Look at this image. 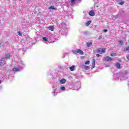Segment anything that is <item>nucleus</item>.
Returning <instances> with one entry per match:
<instances>
[{
	"mask_svg": "<svg viewBox=\"0 0 129 129\" xmlns=\"http://www.w3.org/2000/svg\"><path fill=\"white\" fill-rule=\"evenodd\" d=\"M106 51V48H98L97 49V53H99V54H103L105 53Z\"/></svg>",
	"mask_w": 129,
	"mask_h": 129,
	"instance_id": "nucleus-1",
	"label": "nucleus"
},
{
	"mask_svg": "<svg viewBox=\"0 0 129 129\" xmlns=\"http://www.w3.org/2000/svg\"><path fill=\"white\" fill-rule=\"evenodd\" d=\"M73 53H74V54L80 53V55H83L84 54V52H83V51L80 49H78L75 50H73Z\"/></svg>",
	"mask_w": 129,
	"mask_h": 129,
	"instance_id": "nucleus-2",
	"label": "nucleus"
},
{
	"mask_svg": "<svg viewBox=\"0 0 129 129\" xmlns=\"http://www.w3.org/2000/svg\"><path fill=\"white\" fill-rule=\"evenodd\" d=\"M5 59V57L2 58H1V62H0V66L2 67V66H4L6 64V61L4 60Z\"/></svg>",
	"mask_w": 129,
	"mask_h": 129,
	"instance_id": "nucleus-3",
	"label": "nucleus"
},
{
	"mask_svg": "<svg viewBox=\"0 0 129 129\" xmlns=\"http://www.w3.org/2000/svg\"><path fill=\"white\" fill-rule=\"evenodd\" d=\"M104 60L108 62V61H112V58H111L110 56H106V57H104Z\"/></svg>",
	"mask_w": 129,
	"mask_h": 129,
	"instance_id": "nucleus-4",
	"label": "nucleus"
},
{
	"mask_svg": "<svg viewBox=\"0 0 129 129\" xmlns=\"http://www.w3.org/2000/svg\"><path fill=\"white\" fill-rule=\"evenodd\" d=\"M89 15L91 17H94V16H95V13H94V12H93V11L91 10L89 12Z\"/></svg>",
	"mask_w": 129,
	"mask_h": 129,
	"instance_id": "nucleus-5",
	"label": "nucleus"
},
{
	"mask_svg": "<svg viewBox=\"0 0 129 129\" xmlns=\"http://www.w3.org/2000/svg\"><path fill=\"white\" fill-rule=\"evenodd\" d=\"M59 82L61 84H64V83H66V80L65 79H62L59 81Z\"/></svg>",
	"mask_w": 129,
	"mask_h": 129,
	"instance_id": "nucleus-6",
	"label": "nucleus"
},
{
	"mask_svg": "<svg viewBox=\"0 0 129 129\" xmlns=\"http://www.w3.org/2000/svg\"><path fill=\"white\" fill-rule=\"evenodd\" d=\"M115 66L118 69H120V63L117 62L115 64Z\"/></svg>",
	"mask_w": 129,
	"mask_h": 129,
	"instance_id": "nucleus-7",
	"label": "nucleus"
},
{
	"mask_svg": "<svg viewBox=\"0 0 129 129\" xmlns=\"http://www.w3.org/2000/svg\"><path fill=\"white\" fill-rule=\"evenodd\" d=\"M69 69L71 71H74V70H75V66H72V67H70L69 68Z\"/></svg>",
	"mask_w": 129,
	"mask_h": 129,
	"instance_id": "nucleus-8",
	"label": "nucleus"
},
{
	"mask_svg": "<svg viewBox=\"0 0 129 129\" xmlns=\"http://www.w3.org/2000/svg\"><path fill=\"white\" fill-rule=\"evenodd\" d=\"M13 70L14 72H17L18 71H20V69L17 68H14L13 69Z\"/></svg>",
	"mask_w": 129,
	"mask_h": 129,
	"instance_id": "nucleus-9",
	"label": "nucleus"
},
{
	"mask_svg": "<svg viewBox=\"0 0 129 129\" xmlns=\"http://www.w3.org/2000/svg\"><path fill=\"white\" fill-rule=\"evenodd\" d=\"M124 52H129V46H127L124 49Z\"/></svg>",
	"mask_w": 129,
	"mask_h": 129,
	"instance_id": "nucleus-10",
	"label": "nucleus"
},
{
	"mask_svg": "<svg viewBox=\"0 0 129 129\" xmlns=\"http://www.w3.org/2000/svg\"><path fill=\"white\" fill-rule=\"evenodd\" d=\"M48 30L50 31H54V26H50L48 27Z\"/></svg>",
	"mask_w": 129,
	"mask_h": 129,
	"instance_id": "nucleus-11",
	"label": "nucleus"
},
{
	"mask_svg": "<svg viewBox=\"0 0 129 129\" xmlns=\"http://www.w3.org/2000/svg\"><path fill=\"white\" fill-rule=\"evenodd\" d=\"M124 4V2L122 0H120V2L119 3L120 6H122Z\"/></svg>",
	"mask_w": 129,
	"mask_h": 129,
	"instance_id": "nucleus-12",
	"label": "nucleus"
},
{
	"mask_svg": "<svg viewBox=\"0 0 129 129\" xmlns=\"http://www.w3.org/2000/svg\"><path fill=\"white\" fill-rule=\"evenodd\" d=\"M95 67V60L93 59V61L92 62V68H94Z\"/></svg>",
	"mask_w": 129,
	"mask_h": 129,
	"instance_id": "nucleus-13",
	"label": "nucleus"
},
{
	"mask_svg": "<svg viewBox=\"0 0 129 129\" xmlns=\"http://www.w3.org/2000/svg\"><path fill=\"white\" fill-rule=\"evenodd\" d=\"M85 65H89L90 64V61L87 60L85 62Z\"/></svg>",
	"mask_w": 129,
	"mask_h": 129,
	"instance_id": "nucleus-14",
	"label": "nucleus"
},
{
	"mask_svg": "<svg viewBox=\"0 0 129 129\" xmlns=\"http://www.w3.org/2000/svg\"><path fill=\"white\" fill-rule=\"evenodd\" d=\"M91 45H92V42H89L87 43V47H90Z\"/></svg>",
	"mask_w": 129,
	"mask_h": 129,
	"instance_id": "nucleus-15",
	"label": "nucleus"
},
{
	"mask_svg": "<svg viewBox=\"0 0 129 129\" xmlns=\"http://www.w3.org/2000/svg\"><path fill=\"white\" fill-rule=\"evenodd\" d=\"M10 57H11V54H7L5 58H6V59H8V58H10Z\"/></svg>",
	"mask_w": 129,
	"mask_h": 129,
	"instance_id": "nucleus-16",
	"label": "nucleus"
},
{
	"mask_svg": "<svg viewBox=\"0 0 129 129\" xmlns=\"http://www.w3.org/2000/svg\"><path fill=\"white\" fill-rule=\"evenodd\" d=\"M75 2V0H71V3L72 4V6H73V5H75V3H74Z\"/></svg>",
	"mask_w": 129,
	"mask_h": 129,
	"instance_id": "nucleus-17",
	"label": "nucleus"
},
{
	"mask_svg": "<svg viewBox=\"0 0 129 129\" xmlns=\"http://www.w3.org/2000/svg\"><path fill=\"white\" fill-rule=\"evenodd\" d=\"M42 39H43V40L44 41H48V38H47V37H43L42 38Z\"/></svg>",
	"mask_w": 129,
	"mask_h": 129,
	"instance_id": "nucleus-18",
	"label": "nucleus"
},
{
	"mask_svg": "<svg viewBox=\"0 0 129 129\" xmlns=\"http://www.w3.org/2000/svg\"><path fill=\"white\" fill-rule=\"evenodd\" d=\"M84 68L85 70H88L89 69V67L87 66H84Z\"/></svg>",
	"mask_w": 129,
	"mask_h": 129,
	"instance_id": "nucleus-19",
	"label": "nucleus"
},
{
	"mask_svg": "<svg viewBox=\"0 0 129 129\" xmlns=\"http://www.w3.org/2000/svg\"><path fill=\"white\" fill-rule=\"evenodd\" d=\"M90 24H91V21H89L87 22V23H86L87 26H89V25H90Z\"/></svg>",
	"mask_w": 129,
	"mask_h": 129,
	"instance_id": "nucleus-20",
	"label": "nucleus"
},
{
	"mask_svg": "<svg viewBox=\"0 0 129 129\" xmlns=\"http://www.w3.org/2000/svg\"><path fill=\"white\" fill-rule=\"evenodd\" d=\"M119 43L120 45H123V41L122 40H120Z\"/></svg>",
	"mask_w": 129,
	"mask_h": 129,
	"instance_id": "nucleus-21",
	"label": "nucleus"
},
{
	"mask_svg": "<svg viewBox=\"0 0 129 129\" xmlns=\"http://www.w3.org/2000/svg\"><path fill=\"white\" fill-rule=\"evenodd\" d=\"M110 56L111 57H114V56H116V53H111Z\"/></svg>",
	"mask_w": 129,
	"mask_h": 129,
	"instance_id": "nucleus-22",
	"label": "nucleus"
},
{
	"mask_svg": "<svg viewBox=\"0 0 129 129\" xmlns=\"http://www.w3.org/2000/svg\"><path fill=\"white\" fill-rule=\"evenodd\" d=\"M60 89H61V90L64 91V90H65L66 88L64 87L61 86V87H60Z\"/></svg>",
	"mask_w": 129,
	"mask_h": 129,
	"instance_id": "nucleus-23",
	"label": "nucleus"
},
{
	"mask_svg": "<svg viewBox=\"0 0 129 129\" xmlns=\"http://www.w3.org/2000/svg\"><path fill=\"white\" fill-rule=\"evenodd\" d=\"M49 10H54V9H55V8H54L53 6H50V7L49 8Z\"/></svg>",
	"mask_w": 129,
	"mask_h": 129,
	"instance_id": "nucleus-24",
	"label": "nucleus"
},
{
	"mask_svg": "<svg viewBox=\"0 0 129 129\" xmlns=\"http://www.w3.org/2000/svg\"><path fill=\"white\" fill-rule=\"evenodd\" d=\"M18 34L19 36H22L23 35V34L22 33H21V31H18Z\"/></svg>",
	"mask_w": 129,
	"mask_h": 129,
	"instance_id": "nucleus-25",
	"label": "nucleus"
},
{
	"mask_svg": "<svg viewBox=\"0 0 129 129\" xmlns=\"http://www.w3.org/2000/svg\"><path fill=\"white\" fill-rule=\"evenodd\" d=\"M3 46H4V42H1L0 43V47H3Z\"/></svg>",
	"mask_w": 129,
	"mask_h": 129,
	"instance_id": "nucleus-26",
	"label": "nucleus"
},
{
	"mask_svg": "<svg viewBox=\"0 0 129 129\" xmlns=\"http://www.w3.org/2000/svg\"><path fill=\"white\" fill-rule=\"evenodd\" d=\"M126 59H127V60H129V55H126Z\"/></svg>",
	"mask_w": 129,
	"mask_h": 129,
	"instance_id": "nucleus-27",
	"label": "nucleus"
},
{
	"mask_svg": "<svg viewBox=\"0 0 129 129\" xmlns=\"http://www.w3.org/2000/svg\"><path fill=\"white\" fill-rule=\"evenodd\" d=\"M57 90V89H55L54 90H53V93H55L56 92Z\"/></svg>",
	"mask_w": 129,
	"mask_h": 129,
	"instance_id": "nucleus-28",
	"label": "nucleus"
},
{
	"mask_svg": "<svg viewBox=\"0 0 129 129\" xmlns=\"http://www.w3.org/2000/svg\"><path fill=\"white\" fill-rule=\"evenodd\" d=\"M115 19H117V18H118V15H115Z\"/></svg>",
	"mask_w": 129,
	"mask_h": 129,
	"instance_id": "nucleus-29",
	"label": "nucleus"
},
{
	"mask_svg": "<svg viewBox=\"0 0 129 129\" xmlns=\"http://www.w3.org/2000/svg\"><path fill=\"white\" fill-rule=\"evenodd\" d=\"M104 32L105 33H106V32H107V29H104Z\"/></svg>",
	"mask_w": 129,
	"mask_h": 129,
	"instance_id": "nucleus-30",
	"label": "nucleus"
},
{
	"mask_svg": "<svg viewBox=\"0 0 129 129\" xmlns=\"http://www.w3.org/2000/svg\"><path fill=\"white\" fill-rule=\"evenodd\" d=\"M98 39H99V40H100V39H102V37L99 36V37H98Z\"/></svg>",
	"mask_w": 129,
	"mask_h": 129,
	"instance_id": "nucleus-31",
	"label": "nucleus"
},
{
	"mask_svg": "<svg viewBox=\"0 0 129 129\" xmlns=\"http://www.w3.org/2000/svg\"><path fill=\"white\" fill-rule=\"evenodd\" d=\"M99 56H100V55H99V54H96V57H99Z\"/></svg>",
	"mask_w": 129,
	"mask_h": 129,
	"instance_id": "nucleus-32",
	"label": "nucleus"
},
{
	"mask_svg": "<svg viewBox=\"0 0 129 129\" xmlns=\"http://www.w3.org/2000/svg\"><path fill=\"white\" fill-rule=\"evenodd\" d=\"M115 2H119V1H120V0H115Z\"/></svg>",
	"mask_w": 129,
	"mask_h": 129,
	"instance_id": "nucleus-33",
	"label": "nucleus"
},
{
	"mask_svg": "<svg viewBox=\"0 0 129 129\" xmlns=\"http://www.w3.org/2000/svg\"><path fill=\"white\" fill-rule=\"evenodd\" d=\"M118 61H119V62H121V60H120V59H119Z\"/></svg>",
	"mask_w": 129,
	"mask_h": 129,
	"instance_id": "nucleus-34",
	"label": "nucleus"
},
{
	"mask_svg": "<svg viewBox=\"0 0 129 129\" xmlns=\"http://www.w3.org/2000/svg\"><path fill=\"white\" fill-rule=\"evenodd\" d=\"M128 43H129V39H128Z\"/></svg>",
	"mask_w": 129,
	"mask_h": 129,
	"instance_id": "nucleus-35",
	"label": "nucleus"
},
{
	"mask_svg": "<svg viewBox=\"0 0 129 129\" xmlns=\"http://www.w3.org/2000/svg\"><path fill=\"white\" fill-rule=\"evenodd\" d=\"M1 83H2V82H1V81H0V84H1Z\"/></svg>",
	"mask_w": 129,
	"mask_h": 129,
	"instance_id": "nucleus-36",
	"label": "nucleus"
}]
</instances>
